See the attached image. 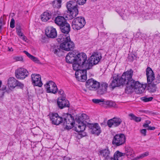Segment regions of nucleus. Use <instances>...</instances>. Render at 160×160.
<instances>
[{
	"mask_svg": "<svg viewBox=\"0 0 160 160\" xmlns=\"http://www.w3.org/2000/svg\"><path fill=\"white\" fill-rule=\"evenodd\" d=\"M151 123V122L149 120H146L145 123L143 125V127L144 128H146L148 127V125Z\"/></svg>",
	"mask_w": 160,
	"mask_h": 160,
	"instance_id": "39",
	"label": "nucleus"
},
{
	"mask_svg": "<svg viewBox=\"0 0 160 160\" xmlns=\"http://www.w3.org/2000/svg\"><path fill=\"white\" fill-rule=\"evenodd\" d=\"M16 29L17 35L20 38H21V37H22L24 34L21 32V28L19 24H17L16 25Z\"/></svg>",
	"mask_w": 160,
	"mask_h": 160,
	"instance_id": "31",
	"label": "nucleus"
},
{
	"mask_svg": "<svg viewBox=\"0 0 160 160\" xmlns=\"http://www.w3.org/2000/svg\"><path fill=\"white\" fill-rule=\"evenodd\" d=\"M147 128H148L147 129L148 130H154L155 129V128L154 127H151L148 126V127Z\"/></svg>",
	"mask_w": 160,
	"mask_h": 160,
	"instance_id": "47",
	"label": "nucleus"
},
{
	"mask_svg": "<svg viewBox=\"0 0 160 160\" xmlns=\"http://www.w3.org/2000/svg\"><path fill=\"white\" fill-rule=\"evenodd\" d=\"M3 24H0V28H2V27L3 25Z\"/></svg>",
	"mask_w": 160,
	"mask_h": 160,
	"instance_id": "53",
	"label": "nucleus"
},
{
	"mask_svg": "<svg viewBox=\"0 0 160 160\" xmlns=\"http://www.w3.org/2000/svg\"><path fill=\"white\" fill-rule=\"evenodd\" d=\"M86 87L90 90L92 89H97L98 94L101 95L107 92L108 84L105 82L100 83L98 81L92 78L88 80L86 83Z\"/></svg>",
	"mask_w": 160,
	"mask_h": 160,
	"instance_id": "2",
	"label": "nucleus"
},
{
	"mask_svg": "<svg viewBox=\"0 0 160 160\" xmlns=\"http://www.w3.org/2000/svg\"><path fill=\"white\" fill-rule=\"evenodd\" d=\"M146 129H142L141 130V133L144 136L146 135Z\"/></svg>",
	"mask_w": 160,
	"mask_h": 160,
	"instance_id": "45",
	"label": "nucleus"
},
{
	"mask_svg": "<svg viewBox=\"0 0 160 160\" xmlns=\"http://www.w3.org/2000/svg\"><path fill=\"white\" fill-rule=\"evenodd\" d=\"M63 124L68 129H71L74 123L73 117L70 114H68L64 116L62 122Z\"/></svg>",
	"mask_w": 160,
	"mask_h": 160,
	"instance_id": "10",
	"label": "nucleus"
},
{
	"mask_svg": "<svg viewBox=\"0 0 160 160\" xmlns=\"http://www.w3.org/2000/svg\"><path fill=\"white\" fill-rule=\"evenodd\" d=\"M89 119L88 116L84 113L82 114L78 119L76 124L75 127V130L79 133V134L81 135V137L86 136V133L83 132L85 130L86 124L88 125L87 121Z\"/></svg>",
	"mask_w": 160,
	"mask_h": 160,
	"instance_id": "3",
	"label": "nucleus"
},
{
	"mask_svg": "<svg viewBox=\"0 0 160 160\" xmlns=\"http://www.w3.org/2000/svg\"><path fill=\"white\" fill-rule=\"evenodd\" d=\"M92 101L95 103L98 104L102 106L104 104V100L103 99H92Z\"/></svg>",
	"mask_w": 160,
	"mask_h": 160,
	"instance_id": "33",
	"label": "nucleus"
},
{
	"mask_svg": "<svg viewBox=\"0 0 160 160\" xmlns=\"http://www.w3.org/2000/svg\"><path fill=\"white\" fill-rule=\"evenodd\" d=\"M2 28H0V33L1 32V30H2Z\"/></svg>",
	"mask_w": 160,
	"mask_h": 160,
	"instance_id": "56",
	"label": "nucleus"
},
{
	"mask_svg": "<svg viewBox=\"0 0 160 160\" xmlns=\"http://www.w3.org/2000/svg\"><path fill=\"white\" fill-rule=\"evenodd\" d=\"M8 50L9 51H13V49L12 48H10L9 47H8Z\"/></svg>",
	"mask_w": 160,
	"mask_h": 160,
	"instance_id": "51",
	"label": "nucleus"
},
{
	"mask_svg": "<svg viewBox=\"0 0 160 160\" xmlns=\"http://www.w3.org/2000/svg\"><path fill=\"white\" fill-rule=\"evenodd\" d=\"M54 22L59 27L67 22L63 17L60 16L56 17Z\"/></svg>",
	"mask_w": 160,
	"mask_h": 160,
	"instance_id": "23",
	"label": "nucleus"
},
{
	"mask_svg": "<svg viewBox=\"0 0 160 160\" xmlns=\"http://www.w3.org/2000/svg\"><path fill=\"white\" fill-rule=\"evenodd\" d=\"M141 94L145 92L146 91V88L147 87V84H141Z\"/></svg>",
	"mask_w": 160,
	"mask_h": 160,
	"instance_id": "38",
	"label": "nucleus"
},
{
	"mask_svg": "<svg viewBox=\"0 0 160 160\" xmlns=\"http://www.w3.org/2000/svg\"><path fill=\"white\" fill-rule=\"evenodd\" d=\"M62 0H57L53 1L52 4L54 8H59L61 7Z\"/></svg>",
	"mask_w": 160,
	"mask_h": 160,
	"instance_id": "30",
	"label": "nucleus"
},
{
	"mask_svg": "<svg viewBox=\"0 0 160 160\" xmlns=\"http://www.w3.org/2000/svg\"><path fill=\"white\" fill-rule=\"evenodd\" d=\"M58 93L61 97H65V94L64 93L62 89H60L58 92Z\"/></svg>",
	"mask_w": 160,
	"mask_h": 160,
	"instance_id": "43",
	"label": "nucleus"
},
{
	"mask_svg": "<svg viewBox=\"0 0 160 160\" xmlns=\"http://www.w3.org/2000/svg\"><path fill=\"white\" fill-rule=\"evenodd\" d=\"M137 34H140V33H139V32L138 33H137Z\"/></svg>",
	"mask_w": 160,
	"mask_h": 160,
	"instance_id": "58",
	"label": "nucleus"
},
{
	"mask_svg": "<svg viewBox=\"0 0 160 160\" xmlns=\"http://www.w3.org/2000/svg\"><path fill=\"white\" fill-rule=\"evenodd\" d=\"M153 99V98L152 97L148 98L147 96L143 97L141 98V99L145 102L151 101Z\"/></svg>",
	"mask_w": 160,
	"mask_h": 160,
	"instance_id": "37",
	"label": "nucleus"
},
{
	"mask_svg": "<svg viewBox=\"0 0 160 160\" xmlns=\"http://www.w3.org/2000/svg\"><path fill=\"white\" fill-rule=\"evenodd\" d=\"M126 152L124 153V155H126L127 158L132 159L134 157V152L132 149L127 148L126 150Z\"/></svg>",
	"mask_w": 160,
	"mask_h": 160,
	"instance_id": "27",
	"label": "nucleus"
},
{
	"mask_svg": "<svg viewBox=\"0 0 160 160\" xmlns=\"http://www.w3.org/2000/svg\"><path fill=\"white\" fill-rule=\"evenodd\" d=\"M47 92L55 94L58 91V88L56 84L53 81H50L44 85Z\"/></svg>",
	"mask_w": 160,
	"mask_h": 160,
	"instance_id": "15",
	"label": "nucleus"
},
{
	"mask_svg": "<svg viewBox=\"0 0 160 160\" xmlns=\"http://www.w3.org/2000/svg\"><path fill=\"white\" fill-rule=\"evenodd\" d=\"M13 59L15 61H21L23 60L22 57H15L13 58Z\"/></svg>",
	"mask_w": 160,
	"mask_h": 160,
	"instance_id": "42",
	"label": "nucleus"
},
{
	"mask_svg": "<svg viewBox=\"0 0 160 160\" xmlns=\"http://www.w3.org/2000/svg\"><path fill=\"white\" fill-rule=\"evenodd\" d=\"M46 36L51 38H54L57 36V32L56 29L52 27L47 28L45 30Z\"/></svg>",
	"mask_w": 160,
	"mask_h": 160,
	"instance_id": "20",
	"label": "nucleus"
},
{
	"mask_svg": "<svg viewBox=\"0 0 160 160\" xmlns=\"http://www.w3.org/2000/svg\"><path fill=\"white\" fill-rule=\"evenodd\" d=\"M83 160H86V159L85 158H84V159H83Z\"/></svg>",
	"mask_w": 160,
	"mask_h": 160,
	"instance_id": "57",
	"label": "nucleus"
},
{
	"mask_svg": "<svg viewBox=\"0 0 160 160\" xmlns=\"http://www.w3.org/2000/svg\"><path fill=\"white\" fill-rule=\"evenodd\" d=\"M22 39L23 40V41H26V40L27 39V37L24 35H23L22 37H21Z\"/></svg>",
	"mask_w": 160,
	"mask_h": 160,
	"instance_id": "49",
	"label": "nucleus"
},
{
	"mask_svg": "<svg viewBox=\"0 0 160 160\" xmlns=\"http://www.w3.org/2000/svg\"><path fill=\"white\" fill-rule=\"evenodd\" d=\"M15 76L18 79H24L28 75V71L23 68H20L16 70L15 72Z\"/></svg>",
	"mask_w": 160,
	"mask_h": 160,
	"instance_id": "14",
	"label": "nucleus"
},
{
	"mask_svg": "<svg viewBox=\"0 0 160 160\" xmlns=\"http://www.w3.org/2000/svg\"><path fill=\"white\" fill-rule=\"evenodd\" d=\"M57 40L61 43L60 47L62 50L69 51L72 50L74 47V43L71 40L69 36L63 35L62 38L59 36Z\"/></svg>",
	"mask_w": 160,
	"mask_h": 160,
	"instance_id": "5",
	"label": "nucleus"
},
{
	"mask_svg": "<svg viewBox=\"0 0 160 160\" xmlns=\"http://www.w3.org/2000/svg\"><path fill=\"white\" fill-rule=\"evenodd\" d=\"M87 69H86L85 68L82 70L80 69L77 71L78 72L80 73V77H81L80 80L81 82H84L86 79Z\"/></svg>",
	"mask_w": 160,
	"mask_h": 160,
	"instance_id": "26",
	"label": "nucleus"
},
{
	"mask_svg": "<svg viewBox=\"0 0 160 160\" xmlns=\"http://www.w3.org/2000/svg\"><path fill=\"white\" fill-rule=\"evenodd\" d=\"M67 7L71 15L72 18L78 14V11L77 8V2L76 0L70 1L67 2Z\"/></svg>",
	"mask_w": 160,
	"mask_h": 160,
	"instance_id": "7",
	"label": "nucleus"
},
{
	"mask_svg": "<svg viewBox=\"0 0 160 160\" xmlns=\"http://www.w3.org/2000/svg\"><path fill=\"white\" fill-rule=\"evenodd\" d=\"M32 82L35 86L41 87L42 83L41 81V76L38 74H32L31 76Z\"/></svg>",
	"mask_w": 160,
	"mask_h": 160,
	"instance_id": "19",
	"label": "nucleus"
},
{
	"mask_svg": "<svg viewBox=\"0 0 160 160\" xmlns=\"http://www.w3.org/2000/svg\"><path fill=\"white\" fill-rule=\"evenodd\" d=\"M15 20L12 18L11 19V21L10 22V27L13 28L15 27Z\"/></svg>",
	"mask_w": 160,
	"mask_h": 160,
	"instance_id": "41",
	"label": "nucleus"
},
{
	"mask_svg": "<svg viewBox=\"0 0 160 160\" xmlns=\"http://www.w3.org/2000/svg\"><path fill=\"white\" fill-rule=\"evenodd\" d=\"M61 32L66 34V36H69V33L70 30V26L69 24L67 22L60 26Z\"/></svg>",
	"mask_w": 160,
	"mask_h": 160,
	"instance_id": "21",
	"label": "nucleus"
},
{
	"mask_svg": "<svg viewBox=\"0 0 160 160\" xmlns=\"http://www.w3.org/2000/svg\"><path fill=\"white\" fill-rule=\"evenodd\" d=\"M57 102L58 106L60 109L69 107V102L65 97L58 98Z\"/></svg>",
	"mask_w": 160,
	"mask_h": 160,
	"instance_id": "18",
	"label": "nucleus"
},
{
	"mask_svg": "<svg viewBox=\"0 0 160 160\" xmlns=\"http://www.w3.org/2000/svg\"><path fill=\"white\" fill-rule=\"evenodd\" d=\"M129 119L131 120H133L136 122H138L140 121V118L139 117H136L134 114L132 113L128 114Z\"/></svg>",
	"mask_w": 160,
	"mask_h": 160,
	"instance_id": "32",
	"label": "nucleus"
},
{
	"mask_svg": "<svg viewBox=\"0 0 160 160\" xmlns=\"http://www.w3.org/2000/svg\"><path fill=\"white\" fill-rule=\"evenodd\" d=\"M70 158L67 157H65L63 160H70Z\"/></svg>",
	"mask_w": 160,
	"mask_h": 160,
	"instance_id": "52",
	"label": "nucleus"
},
{
	"mask_svg": "<svg viewBox=\"0 0 160 160\" xmlns=\"http://www.w3.org/2000/svg\"><path fill=\"white\" fill-rule=\"evenodd\" d=\"M136 58V56L133 53H130L128 54L127 60L130 62H132Z\"/></svg>",
	"mask_w": 160,
	"mask_h": 160,
	"instance_id": "36",
	"label": "nucleus"
},
{
	"mask_svg": "<svg viewBox=\"0 0 160 160\" xmlns=\"http://www.w3.org/2000/svg\"><path fill=\"white\" fill-rule=\"evenodd\" d=\"M102 58L101 54L91 56L87 61L86 69H90L93 65L98 64Z\"/></svg>",
	"mask_w": 160,
	"mask_h": 160,
	"instance_id": "9",
	"label": "nucleus"
},
{
	"mask_svg": "<svg viewBox=\"0 0 160 160\" xmlns=\"http://www.w3.org/2000/svg\"><path fill=\"white\" fill-rule=\"evenodd\" d=\"M86 23L84 17H79L73 19L72 22V28L75 30H78L82 28Z\"/></svg>",
	"mask_w": 160,
	"mask_h": 160,
	"instance_id": "8",
	"label": "nucleus"
},
{
	"mask_svg": "<svg viewBox=\"0 0 160 160\" xmlns=\"http://www.w3.org/2000/svg\"><path fill=\"white\" fill-rule=\"evenodd\" d=\"M133 73V70L130 69L124 72L121 77L118 75L113 77L110 87L113 89L116 87L125 85H126L125 88V93L129 94L134 91L136 93H139L140 92V83L132 79Z\"/></svg>",
	"mask_w": 160,
	"mask_h": 160,
	"instance_id": "1",
	"label": "nucleus"
},
{
	"mask_svg": "<svg viewBox=\"0 0 160 160\" xmlns=\"http://www.w3.org/2000/svg\"><path fill=\"white\" fill-rule=\"evenodd\" d=\"M149 155L148 152H146L144 153L141 154V158H143L146 156H147Z\"/></svg>",
	"mask_w": 160,
	"mask_h": 160,
	"instance_id": "44",
	"label": "nucleus"
},
{
	"mask_svg": "<svg viewBox=\"0 0 160 160\" xmlns=\"http://www.w3.org/2000/svg\"><path fill=\"white\" fill-rule=\"evenodd\" d=\"M140 112H142V111H141H141H140Z\"/></svg>",
	"mask_w": 160,
	"mask_h": 160,
	"instance_id": "59",
	"label": "nucleus"
},
{
	"mask_svg": "<svg viewBox=\"0 0 160 160\" xmlns=\"http://www.w3.org/2000/svg\"><path fill=\"white\" fill-rule=\"evenodd\" d=\"M6 89V86H3L2 88L0 89V90L2 91H4Z\"/></svg>",
	"mask_w": 160,
	"mask_h": 160,
	"instance_id": "50",
	"label": "nucleus"
},
{
	"mask_svg": "<svg viewBox=\"0 0 160 160\" xmlns=\"http://www.w3.org/2000/svg\"><path fill=\"white\" fill-rule=\"evenodd\" d=\"M99 152L100 155L104 157L106 160H108L111 158L109 156L110 151L108 147L104 149L101 150Z\"/></svg>",
	"mask_w": 160,
	"mask_h": 160,
	"instance_id": "24",
	"label": "nucleus"
},
{
	"mask_svg": "<svg viewBox=\"0 0 160 160\" xmlns=\"http://www.w3.org/2000/svg\"><path fill=\"white\" fill-rule=\"evenodd\" d=\"M146 75L148 83V89L149 92H154L156 91L157 88L156 85L152 83L154 80V74L153 71L149 67H148L146 69Z\"/></svg>",
	"mask_w": 160,
	"mask_h": 160,
	"instance_id": "6",
	"label": "nucleus"
},
{
	"mask_svg": "<svg viewBox=\"0 0 160 160\" xmlns=\"http://www.w3.org/2000/svg\"><path fill=\"white\" fill-rule=\"evenodd\" d=\"M48 116L52 124L57 125L62 123L63 118L59 116L57 113H50Z\"/></svg>",
	"mask_w": 160,
	"mask_h": 160,
	"instance_id": "13",
	"label": "nucleus"
},
{
	"mask_svg": "<svg viewBox=\"0 0 160 160\" xmlns=\"http://www.w3.org/2000/svg\"><path fill=\"white\" fill-rule=\"evenodd\" d=\"M103 124V123H102L101 125H102Z\"/></svg>",
	"mask_w": 160,
	"mask_h": 160,
	"instance_id": "61",
	"label": "nucleus"
},
{
	"mask_svg": "<svg viewBox=\"0 0 160 160\" xmlns=\"http://www.w3.org/2000/svg\"><path fill=\"white\" fill-rule=\"evenodd\" d=\"M117 35L116 34H112V37L114 38V40H113V41L114 42H115L116 41L117 39Z\"/></svg>",
	"mask_w": 160,
	"mask_h": 160,
	"instance_id": "46",
	"label": "nucleus"
},
{
	"mask_svg": "<svg viewBox=\"0 0 160 160\" xmlns=\"http://www.w3.org/2000/svg\"><path fill=\"white\" fill-rule=\"evenodd\" d=\"M87 0H78L76 1L77 2V4L79 5H82L84 4L86 1Z\"/></svg>",
	"mask_w": 160,
	"mask_h": 160,
	"instance_id": "40",
	"label": "nucleus"
},
{
	"mask_svg": "<svg viewBox=\"0 0 160 160\" xmlns=\"http://www.w3.org/2000/svg\"><path fill=\"white\" fill-rule=\"evenodd\" d=\"M126 141V137L123 134H117L113 137L112 144L117 146L124 144Z\"/></svg>",
	"mask_w": 160,
	"mask_h": 160,
	"instance_id": "11",
	"label": "nucleus"
},
{
	"mask_svg": "<svg viewBox=\"0 0 160 160\" xmlns=\"http://www.w3.org/2000/svg\"><path fill=\"white\" fill-rule=\"evenodd\" d=\"M104 104H105L109 107H115L116 106L115 103L111 101H104Z\"/></svg>",
	"mask_w": 160,
	"mask_h": 160,
	"instance_id": "35",
	"label": "nucleus"
},
{
	"mask_svg": "<svg viewBox=\"0 0 160 160\" xmlns=\"http://www.w3.org/2000/svg\"><path fill=\"white\" fill-rule=\"evenodd\" d=\"M122 122V120L119 118L115 117L108 120L107 124L109 128L116 127L119 126Z\"/></svg>",
	"mask_w": 160,
	"mask_h": 160,
	"instance_id": "16",
	"label": "nucleus"
},
{
	"mask_svg": "<svg viewBox=\"0 0 160 160\" xmlns=\"http://www.w3.org/2000/svg\"><path fill=\"white\" fill-rule=\"evenodd\" d=\"M53 47L52 48V51L53 52L54 54L58 55L59 53L62 52L61 50L60 47L59 48L58 46H53Z\"/></svg>",
	"mask_w": 160,
	"mask_h": 160,
	"instance_id": "34",
	"label": "nucleus"
},
{
	"mask_svg": "<svg viewBox=\"0 0 160 160\" xmlns=\"http://www.w3.org/2000/svg\"><path fill=\"white\" fill-rule=\"evenodd\" d=\"M124 156L123 153H122L118 151H117L115 152L113 158H115V160H122V157Z\"/></svg>",
	"mask_w": 160,
	"mask_h": 160,
	"instance_id": "28",
	"label": "nucleus"
},
{
	"mask_svg": "<svg viewBox=\"0 0 160 160\" xmlns=\"http://www.w3.org/2000/svg\"><path fill=\"white\" fill-rule=\"evenodd\" d=\"M76 55L74 52H69L66 57V62L68 63H74L76 61Z\"/></svg>",
	"mask_w": 160,
	"mask_h": 160,
	"instance_id": "22",
	"label": "nucleus"
},
{
	"mask_svg": "<svg viewBox=\"0 0 160 160\" xmlns=\"http://www.w3.org/2000/svg\"><path fill=\"white\" fill-rule=\"evenodd\" d=\"M88 126L92 134L98 135L101 132L100 127L98 123H88Z\"/></svg>",
	"mask_w": 160,
	"mask_h": 160,
	"instance_id": "17",
	"label": "nucleus"
},
{
	"mask_svg": "<svg viewBox=\"0 0 160 160\" xmlns=\"http://www.w3.org/2000/svg\"><path fill=\"white\" fill-rule=\"evenodd\" d=\"M2 84V82L0 80V87H1Z\"/></svg>",
	"mask_w": 160,
	"mask_h": 160,
	"instance_id": "54",
	"label": "nucleus"
},
{
	"mask_svg": "<svg viewBox=\"0 0 160 160\" xmlns=\"http://www.w3.org/2000/svg\"><path fill=\"white\" fill-rule=\"evenodd\" d=\"M23 52L29 58L31 59L33 61L37 62V63H38L39 62V61L38 59L36 57L31 55L28 52L26 51H23Z\"/></svg>",
	"mask_w": 160,
	"mask_h": 160,
	"instance_id": "29",
	"label": "nucleus"
},
{
	"mask_svg": "<svg viewBox=\"0 0 160 160\" xmlns=\"http://www.w3.org/2000/svg\"><path fill=\"white\" fill-rule=\"evenodd\" d=\"M51 18L50 12L49 11L44 12L41 15V19L43 22H46Z\"/></svg>",
	"mask_w": 160,
	"mask_h": 160,
	"instance_id": "25",
	"label": "nucleus"
},
{
	"mask_svg": "<svg viewBox=\"0 0 160 160\" xmlns=\"http://www.w3.org/2000/svg\"><path fill=\"white\" fill-rule=\"evenodd\" d=\"M8 86L9 89L12 90L17 86L21 88H22L24 87V85L19 82L15 78L10 77L8 80Z\"/></svg>",
	"mask_w": 160,
	"mask_h": 160,
	"instance_id": "12",
	"label": "nucleus"
},
{
	"mask_svg": "<svg viewBox=\"0 0 160 160\" xmlns=\"http://www.w3.org/2000/svg\"><path fill=\"white\" fill-rule=\"evenodd\" d=\"M0 23L3 24H5L3 22V19L2 17H1L0 18Z\"/></svg>",
	"mask_w": 160,
	"mask_h": 160,
	"instance_id": "48",
	"label": "nucleus"
},
{
	"mask_svg": "<svg viewBox=\"0 0 160 160\" xmlns=\"http://www.w3.org/2000/svg\"><path fill=\"white\" fill-rule=\"evenodd\" d=\"M92 1L93 2H95L97 1V0H92Z\"/></svg>",
	"mask_w": 160,
	"mask_h": 160,
	"instance_id": "55",
	"label": "nucleus"
},
{
	"mask_svg": "<svg viewBox=\"0 0 160 160\" xmlns=\"http://www.w3.org/2000/svg\"><path fill=\"white\" fill-rule=\"evenodd\" d=\"M75 75H76V72Z\"/></svg>",
	"mask_w": 160,
	"mask_h": 160,
	"instance_id": "60",
	"label": "nucleus"
},
{
	"mask_svg": "<svg viewBox=\"0 0 160 160\" xmlns=\"http://www.w3.org/2000/svg\"><path fill=\"white\" fill-rule=\"evenodd\" d=\"M87 57L86 54L83 52L79 53L76 55V62L72 64L73 69L77 71L82 68L86 69L87 63Z\"/></svg>",
	"mask_w": 160,
	"mask_h": 160,
	"instance_id": "4",
	"label": "nucleus"
}]
</instances>
